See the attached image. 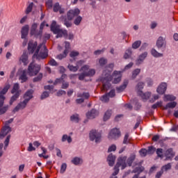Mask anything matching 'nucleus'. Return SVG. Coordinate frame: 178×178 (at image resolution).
Returning a JSON list of instances; mask_svg holds the SVG:
<instances>
[{"mask_svg":"<svg viewBox=\"0 0 178 178\" xmlns=\"http://www.w3.org/2000/svg\"><path fill=\"white\" fill-rule=\"evenodd\" d=\"M112 79H114L113 81L114 84L120 83L122 81V72L120 71H114L113 74L111 75L109 72L105 73V72H103L102 76L98 79V81L102 83V87L104 91H108L111 88Z\"/></svg>","mask_w":178,"mask_h":178,"instance_id":"obj_1","label":"nucleus"},{"mask_svg":"<svg viewBox=\"0 0 178 178\" xmlns=\"http://www.w3.org/2000/svg\"><path fill=\"white\" fill-rule=\"evenodd\" d=\"M9 88H10V85L6 84L0 91V115H4V113L8 112V109H9V105L3 106V104H5V99H6V97H5L4 95L6 94V92H8V91H9Z\"/></svg>","mask_w":178,"mask_h":178,"instance_id":"obj_2","label":"nucleus"},{"mask_svg":"<svg viewBox=\"0 0 178 178\" xmlns=\"http://www.w3.org/2000/svg\"><path fill=\"white\" fill-rule=\"evenodd\" d=\"M33 58V59H45L48 58V49L44 43L39 44Z\"/></svg>","mask_w":178,"mask_h":178,"instance_id":"obj_3","label":"nucleus"},{"mask_svg":"<svg viewBox=\"0 0 178 178\" xmlns=\"http://www.w3.org/2000/svg\"><path fill=\"white\" fill-rule=\"evenodd\" d=\"M50 29L54 34H57L56 38H60L63 35H67V31L61 29L60 26L56 24V21L52 22Z\"/></svg>","mask_w":178,"mask_h":178,"instance_id":"obj_4","label":"nucleus"},{"mask_svg":"<svg viewBox=\"0 0 178 178\" xmlns=\"http://www.w3.org/2000/svg\"><path fill=\"white\" fill-rule=\"evenodd\" d=\"M127 159V156H121L118 158V162L114 167V172L112 174V176H116L119 173V168L121 166V169L123 170L127 165L126 164V160Z\"/></svg>","mask_w":178,"mask_h":178,"instance_id":"obj_5","label":"nucleus"},{"mask_svg":"<svg viewBox=\"0 0 178 178\" xmlns=\"http://www.w3.org/2000/svg\"><path fill=\"white\" fill-rule=\"evenodd\" d=\"M40 70H41V66H40V65L31 63L28 67L29 76H37L40 72Z\"/></svg>","mask_w":178,"mask_h":178,"instance_id":"obj_6","label":"nucleus"},{"mask_svg":"<svg viewBox=\"0 0 178 178\" xmlns=\"http://www.w3.org/2000/svg\"><path fill=\"white\" fill-rule=\"evenodd\" d=\"M89 138L90 141H95V143H101V134L95 129L90 131L89 134Z\"/></svg>","mask_w":178,"mask_h":178,"instance_id":"obj_7","label":"nucleus"},{"mask_svg":"<svg viewBox=\"0 0 178 178\" xmlns=\"http://www.w3.org/2000/svg\"><path fill=\"white\" fill-rule=\"evenodd\" d=\"M79 15H80V10L79 8H74L73 10H70L67 13V17L68 20H73V19L77 17Z\"/></svg>","mask_w":178,"mask_h":178,"instance_id":"obj_8","label":"nucleus"},{"mask_svg":"<svg viewBox=\"0 0 178 178\" xmlns=\"http://www.w3.org/2000/svg\"><path fill=\"white\" fill-rule=\"evenodd\" d=\"M120 137V131L117 128L111 130L108 134V138L110 140H118Z\"/></svg>","mask_w":178,"mask_h":178,"instance_id":"obj_9","label":"nucleus"},{"mask_svg":"<svg viewBox=\"0 0 178 178\" xmlns=\"http://www.w3.org/2000/svg\"><path fill=\"white\" fill-rule=\"evenodd\" d=\"M156 46L158 49H162V48H166V39L160 36L156 40Z\"/></svg>","mask_w":178,"mask_h":178,"instance_id":"obj_10","label":"nucleus"},{"mask_svg":"<svg viewBox=\"0 0 178 178\" xmlns=\"http://www.w3.org/2000/svg\"><path fill=\"white\" fill-rule=\"evenodd\" d=\"M99 115V111L95 108H92L86 113V118L88 119H95Z\"/></svg>","mask_w":178,"mask_h":178,"instance_id":"obj_11","label":"nucleus"},{"mask_svg":"<svg viewBox=\"0 0 178 178\" xmlns=\"http://www.w3.org/2000/svg\"><path fill=\"white\" fill-rule=\"evenodd\" d=\"M37 27H38V24L37 23H33L31 27V35H34L35 37H40L41 38V36L40 35V31L37 30Z\"/></svg>","mask_w":178,"mask_h":178,"instance_id":"obj_12","label":"nucleus"},{"mask_svg":"<svg viewBox=\"0 0 178 178\" xmlns=\"http://www.w3.org/2000/svg\"><path fill=\"white\" fill-rule=\"evenodd\" d=\"M27 104H29L28 100L24 99L23 102H20L15 106V108L13 109V112H14V113H15L16 112H19V111H20V109H24V108H26V106H27Z\"/></svg>","mask_w":178,"mask_h":178,"instance_id":"obj_13","label":"nucleus"},{"mask_svg":"<svg viewBox=\"0 0 178 178\" xmlns=\"http://www.w3.org/2000/svg\"><path fill=\"white\" fill-rule=\"evenodd\" d=\"M10 131H12V128H10V127H3L1 131L0 132V138L2 140V138H5L6 136H8Z\"/></svg>","mask_w":178,"mask_h":178,"instance_id":"obj_14","label":"nucleus"},{"mask_svg":"<svg viewBox=\"0 0 178 178\" xmlns=\"http://www.w3.org/2000/svg\"><path fill=\"white\" fill-rule=\"evenodd\" d=\"M37 42H34L33 40H30L28 44V51L29 54H34L35 49H37Z\"/></svg>","mask_w":178,"mask_h":178,"instance_id":"obj_15","label":"nucleus"},{"mask_svg":"<svg viewBox=\"0 0 178 178\" xmlns=\"http://www.w3.org/2000/svg\"><path fill=\"white\" fill-rule=\"evenodd\" d=\"M168 88V84L166 83H161L159 86L156 89V92L158 94L163 95L165 92H166V89Z\"/></svg>","mask_w":178,"mask_h":178,"instance_id":"obj_16","label":"nucleus"},{"mask_svg":"<svg viewBox=\"0 0 178 178\" xmlns=\"http://www.w3.org/2000/svg\"><path fill=\"white\" fill-rule=\"evenodd\" d=\"M148 55V53L147 51H145L142 54H140L138 57V58L136 60V64L137 65H141L143 62H144V60L147 58Z\"/></svg>","mask_w":178,"mask_h":178,"instance_id":"obj_17","label":"nucleus"},{"mask_svg":"<svg viewBox=\"0 0 178 178\" xmlns=\"http://www.w3.org/2000/svg\"><path fill=\"white\" fill-rule=\"evenodd\" d=\"M129 84V79H125L123 81V84L120 86V87H117L116 90L118 92H123L124 90H126V88L127 87V85Z\"/></svg>","mask_w":178,"mask_h":178,"instance_id":"obj_18","label":"nucleus"},{"mask_svg":"<svg viewBox=\"0 0 178 178\" xmlns=\"http://www.w3.org/2000/svg\"><path fill=\"white\" fill-rule=\"evenodd\" d=\"M21 34V38L22 39H24L27 37V35H29V25H25L22 28Z\"/></svg>","mask_w":178,"mask_h":178,"instance_id":"obj_19","label":"nucleus"},{"mask_svg":"<svg viewBox=\"0 0 178 178\" xmlns=\"http://www.w3.org/2000/svg\"><path fill=\"white\" fill-rule=\"evenodd\" d=\"M19 60L24 63V66H26V65L29 64V56L27 55L26 52L23 53L21 58H19Z\"/></svg>","mask_w":178,"mask_h":178,"instance_id":"obj_20","label":"nucleus"},{"mask_svg":"<svg viewBox=\"0 0 178 178\" xmlns=\"http://www.w3.org/2000/svg\"><path fill=\"white\" fill-rule=\"evenodd\" d=\"M115 160H116V156H115V155H113L112 154H110L107 158V161L108 162L109 166H113V165H115Z\"/></svg>","mask_w":178,"mask_h":178,"instance_id":"obj_21","label":"nucleus"},{"mask_svg":"<svg viewBox=\"0 0 178 178\" xmlns=\"http://www.w3.org/2000/svg\"><path fill=\"white\" fill-rule=\"evenodd\" d=\"M34 92V90H29L26 92V93L24 95V99H27L28 102L33 98V94Z\"/></svg>","mask_w":178,"mask_h":178,"instance_id":"obj_22","label":"nucleus"},{"mask_svg":"<svg viewBox=\"0 0 178 178\" xmlns=\"http://www.w3.org/2000/svg\"><path fill=\"white\" fill-rule=\"evenodd\" d=\"M138 95L141 97L143 99H148L151 97V92H147L145 93L143 92V91H138Z\"/></svg>","mask_w":178,"mask_h":178,"instance_id":"obj_23","label":"nucleus"},{"mask_svg":"<svg viewBox=\"0 0 178 178\" xmlns=\"http://www.w3.org/2000/svg\"><path fill=\"white\" fill-rule=\"evenodd\" d=\"M165 156H166V159H172V158L175 156V152H173V149L170 148L167 149L165 152Z\"/></svg>","mask_w":178,"mask_h":178,"instance_id":"obj_24","label":"nucleus"},{"mask_svg":"<svg viewBox=\"0 0 178 178\" xmlns=\"http://www.w3.org/2000/svg\"><path fill=\"white\" fill-rule=\"evenodd\" d=\"M70 119L73 123H79V122H80V115L77 113H74L70 116Z\"/></svg>","mask_w":178,"mask_h":178,"instance_id":"obj_25","label":"nucleus"},{"mask_svg":"<svg viewBox=\"0 0 178 178\" xmlns=\"http://www.w3.org/2000/svg\"><path fill=\"white\" fill-rule=\"evenodd\" d=\"M19 89L20 86H19V83H15L13 89L11 90V94H16L17 92H19V94L20 95L22 90H20Z\"/></svg>","mask_w":178,"mask_h":178,"instance_id":"obj_26","label":"nucleus"},{"mask_svg":"<svg viewBox=\"0 0 178 178\" xmlns=\"http://www.w3.org/2000/svg\"><path fill=\"white\" fill-rule=\"evenodd\" d=\"M176 105H177V103L176 102H169L163 107V109H164L165 111L169 108L173 109V108H176Z\"/></svg>","mask_w":178,"mask_h":178,"instance_id":"obj_27","label":"nucleus"},{"mask_svg":"<svg viewBox=\"0 0 178 178\" xmlns=\"http://www.w3.org/2000/svg\"><path fill=\"white\" fill-rule=\"evenodd\" d=\"M131 55H133V49L131 48H129L125 51L124 59H129L131 58Z\"/></svg>","mask_w":178,"mask_h":178,"instance_id":"obj_28","label":"nucleus"},{"mask_svg":"<svg viewBox=\"0 0 178 178\" xmlns=\"http://www.w3.org/2000/svg\"><path fill=\"white\" fill-rule=\"evenodd\" d=\"M19 79L21 80V83H26V81H27L29 78L27 77V71L26 70H24L22 72V74H21Z\"/></svg>","mask_w":178,"mask_h":178,"instance_id":"obj_29","label":"nucleus"},{"mask_svg":"<svg viewBox=\"0 0 178 178\" xmlns=\"http://www.w3.org/2000/svg\"><path fill=\"white\" fill-rule=\"evenodd\" d=\"M151 54L154 58H162V56H163V54L158 52L155 49L151 50Z\"/></svg>","mask_w":178,"mask_h":178,"instance_id":"obj_30","label":"nucleus"},{"mask_svg":"<svg viewBox=\"0 0 178 178\" xmlns=\"http://www.w3.org/2000/svg\"><path fill=\"white\" fill-rule=\"evenodd\" d=\"M112 116V110H107L104 115V121L106 122V120H109L111 117Z\"/></svg>","mask_w":178,"mask_h":178,"instance_id":"obj_31","label":"nucleus"},{"mask_svg":"<svg viewBox=\"0 0 178 178\" xmlns=\"http://www.w3.org/2000/svg\"><path fill=\"white\" fill-rule=\"evenodd\" d=\"M19 97H20V95L19 94V92H17V93L14 94L13 96L11 97L10 100V105H13V102H15V101H17V99L19 98Z\"/></svg>","mask_w":178,"mask_h":178,"instance_id":"obj_32","label":"nucleus"},{"mask_svg":"<svg viewBox=\"0 0 178 178\" xmlns=\"http://www.w3.org/2000/svg\"><path fill=\"white\" fill-rule=\"evenodd\" d=\"M176 99V97L172 95H164V101L165 102H168V101H175Z\"/></svg>","mask_w":178,"mask_h":178,"instance_id":"obj_33","label":"nucleus"},{"mask_svg":"<svg viewBox=\"0 0 178 178\" xmlns=\"http://www.w3.org/2000/svg\"><path fill=\"white\" fill-rule=\"evenodd\" d=\"M136 159V154H131L128 159L127 160V163L129 165V166H131L133 164V162H134V160Z\"/></svg>","mask_w":178,"mask_h":178,"instance_id":"obj_34","label":"nucleus"},{"mask_svg":"<svg viewBox=\"0 0 178 178\" xmlns=\"http://www.w3.org/2000/svg\"><path fill=\"white\" fill-rule=\"evenodd\" d=\"M61 141L63 143H65V141H67V143H69V144H70V143H72V141H73V140L72 139L71 136H69L65 134L63 136Z\"/></svg>","mask_w":178,"mask_h":178,"instance_id":"obj_35","label":"nucleus"},{"mask_svg":"<svg viewBox=\"0 0 178 178\" xmlns=\"http://www.w3.org/2000/svg\"><path fill=\"white\" fill-rule=\"evenodd\" d=\"M77 97L78 98L88 99L90 98V94L88 92L78 93Z\"/></svg>","mask_w":178,"mask_h":178,"instance_id":"obj_36","label":"nucleus"},{"mask_svg":"<svg viewBox=\"0 0 178 178\" xmlns=\"http://www.w3.org/2000/svg\"><path fill=\"white\" fill-rule=\"evenodd\" d=\"M47 9L51 10L54 8V1L53 0H47L45 2Z\"/></svg>","mask_w":178,"mask_h":178,"instance_id":"obj_37","label":"nucleus"},{"mask_svg":"<svg viewBox=\"0 0 178 178\" xmlns=\"http://www.w3.org/2000/svg\"><path fill=\"white\" fill-rule=\"evenodd\" d=\"M140 72H141V69L137 68V69L134 70L132 72V76H131L132 79H136V77H137L140 74Z\"/></svg>","mask_w":178,"mask_h":178,"instance_id":"obj_38","label":"nucleus"},{"mask_svg":"<svg viewBox=\"0 0 178 178\" xmlns=\"http://www.w3.org/2000/svg\"><path fill=\"white\" fill-rule=\"evenodd\" d=\"M61 6L60 4H59V3H55L54 5L53 6V11L55 13H58V12H59V10L60 9Z\"/></svg>","mask_w":178,"mask_h":178,"instance_id":"obj_39","label":"nucleus"},{"mask_svg":"<svg viewBox=\"0 0 178 178\" xmlns=\"http://www.w3.org/2000/svg\"><path fill=\"white\" fill-rule=\"evenodd\" d=\"M141 45V40H137L132 44L133 49H138Z\"/></svg>","mask_w":178,"mask_h":178,"instance_id":"obj_40","label":"nucleus"},{"mask_svg":"<svg viewBox=\"0 0 178 178\" xmlns=\"http://www.w3.org/2000/svg\"><path fill=\"white\" fill-rule=\"evenodd\" d=\"M34 6V3L31 2L26 8L25 10V13L26 15H29V13H31V12L33 10V7Z\"/></svg>","mask_w":178,"mask_h":178,"instance_id":"obj_41","label":"nucleus"},{"mask_svg":"<svg viewBox=\"0 0 178 178\" xmlns=\"http://www.w3.org/2000/svg\"><path fill=\"white\" fill-rule=\"evenodd\" d=\"M67 50H64L63 54H60L57 56V59H59L60 60H62L64 58H66L67 56Z\"/></svg>","mask_w":178,"mask_h":178,"instance_id":"obj_42","label":"nucleus"},{"mask_svg":"<svg viewBox=\"0 0 178 178\" xmlns=\"http://www.w3.org/2000/svg\"><path fill=\"white\" fill-rule=\"evenodd\" d=\"M129 137V134L127 133L125 134L124 137V140H123L122 144H126V145L130 144L131 140H130V138Z\"/></svg>","mask_w":178,"mask_h":178,"instance_id":"obj_43","label":"nucleus"},{"mask_svg":"<svg viewBox=\"0 0 178 178\" xmlns=\"http://www.w3.org/2000/svg\"><path fill=\"white\" fill-rule=\"evenodd\" d=\"M156 153L159 158H161V159H162V158H163V149L158 148L156 151Z\"/></svg>","mask_w":178,"mask_h":178,"instance_id":"obj_44","label":"nucleus"},{"mask_svg":"<svg viewBox=\"0 0 178 178\" xmlns=\"http://www.w3.org/2000/svg\"><path fill=\"white\" fill-rule=\"evenodd\" d=\"M99 63L100 66H102V67L105 66V65H106V63H108V59H106L105 58H101L99 60Z\"/></svg>","mask_w":178,"mask_h":178,"instance_id":"obj_45","label":"nucleus"},{"mask_svg":"<svg viewBox=\"0 0 178 178\" xmlns=\"http://www.w3.org/2000/svg\"><path fill=\"white\" fill-rule=\"evenodd\" d=\"M83 20V17H81V16H76V19L74 21V24L76 26H79V24H80V23H81V21Z\"/></svg>","mask_w":178,"mask_h":178,"instance_id":"obj_46","label":"nucleus"},{"mask_svg":"<svg viewBox=\"0 0 178 178\" xmlns=\"http://www.w3.org/2000/svg\"><path fill=\"white\" fill-rule=\"evenodd\" d=\"M147 150V154L152 155L156 151V148H155L154 146H149Z\"/></svg>","mask_w":178,"mask_h":178,"instance_id":"obj_47","label":"nucleus"},{"mask_svg":"<svg viewBox=\"0 0 178 178\" xmlns=\"http://www.w3.org/2000/svg\"><path fill=\"white\" fill-rule=\"evenodd\" d=\"M81 162V159L79 157H75L72 160V163L74 165H80V163Z\"/></svg>","mask_w":178,"mask_h":178,"instance_id":"obj_48","label":"nucleus"},{"mask_svg":"<svg viewBox=\"0 0 178 178\" xmlns=\"http://www.w3.org/2000/svg\"><path fill=\"white\" fill-rule=\"evenodd\" d=\"M42 80V73H40L38 76L35 77L33 80V83H37Z\"/></svg>","mask_w":178,"mask_h":178,"instance_id":"obj_49","label":"nucleus"},{"mask_svg":"<svg viewBox=\"0 0 178 178\" xmlns=\"http://www.w3.org/2000/svg\"><path fill=\"white\" fill-rule=\"evenodd\" d=\"M9 141H10V135H8L4 141V149H6V148H8V145H9Z\"/></svg>","mask_w":178,"mask_h":178,"instance_id":"obj_50","label":"nucleus"},{"mask_svg":"<svg viewBox=\"0 0 178 178\" xmlns=\"http://www.w3.org/2000/svg\"><path fill=\"white\" fill-rule=\"evenodd\" d=\"M101 101H102V102H104L105 104L109 102V97L105 94L104 95H103L101 98H100Z\"/></svg>","mask_w":178,"mask_h":178,"instance_id":"obj_51","label":"nucleus"},{"mask_svg":"<svg viewBox=\"0 0 178 178\" xmlns=\"http://www.w3.org/2000/svg\"><path fill=\"white\" fill-rule=\"evenodd\" d=\"M86 73L88 77H92L95 74V70L91 69L88 72H86Z\"/></svg>","mask_w":178,"mask_h":178,"instance_id":"obj_52","label":"nucleus"},{"mask_svg":"<svg viewBox=\"0 0 178 178\" xmlns=\"http://www.w3.org/2000/svg\"><path fill=\"white\" fill-rule=\"evenodd\" d=\"M67 67H68L69 70H70V72H77V70H79L78 66L68 65Z\"/></svg>","mask_w":178,"mask_h":178,"instance_id":"obj_53","label":"nucleus"},{"mask_svg":"<svg viewBox=\"0 0 178 178\" xmlns=\"http://www.w3.org/2000/svg\"><path fill=\"white\" fill-rule=\"evenodd\" d=\"M67 168V164H66V163H63L61 165L60 173L63 174L65 172H66Z\"/></svg>","mask_w":178,"mask_h":178,"instance_id":"obj_54","label":"nucleus"},{"mask_svg":"<svg viewBox=\"0 0 178 178\" xmlns=\"http://www.w3.org/2000/svg\"><path fill=\"white\" fill-rule=\"evenodd\" d=\"M106 94L108 95V98H113L116 95L115 89L111 90L109 92Z\"/></svg>","mask_w":178,"mask_h":178,"instance_id":"obj_55","label":"nucleus"},{"mask_svg":"<svg viewBox=\"0 0 178 178\" xmlns=\"http://www.w3.org/2000/svg\"><path fill=\"white\" fill-rule=\"evenodd\" d=\"M44 27H45V22H43L40 24V30H39V34L40 35V37L42 36V31L44 30Z\"/></svg>","mask_w":178,"mask_h":178,"instance_id":"obj_56","label":"nucleus"},{"mask_svg":"<svg viewBox=\"0 0 178 178\" xmlns=\"http://www.w3.org/2000/svg\"><path fill=\"white\" fill-rule=\"evenodd\" d=\"M170 169H172V165H170V163H168L167 165H163L162 168H161V170H165V172L168 171V170H170Z\"/></svg>","mask_w":178,"mask_h":178,"instance_id":"obj_57","label":"nucleus"},{"mask_svg":"<svg viewBox=\"0 0 178 178\" xmlns=\"http://www.w3.org/2000/svg\"><path fill=\"white\" fill-rule=\"evenodd\" d=\"M139 154L140 156H147V154H148V152L146 149H141L139 151Z\"/></svg>","mask_w":178,"mask_h":178,"instance_id":"obj_58","label":"nucleus"},{"mask_svg":"<svg viewBox=\"0 0 178 178\" xmlns=\"http://www.w3.org/2000/svg\"><path fill=\"white\" fill-rule=\"evenodd\" d=\"M136 88H137L138 91H141V90H143V88H144V83L139 82L136 86Z\"/></svg>","mask_w":178,"mask_h":178,"instance_id":"obj_59","label":"nucleus"},{"mask_svg":"<svg viewBox=\"0 0 178 178\" xmlns=\"http://www.w3.org/2000/svg\"><path fill=\"white\" fill-rule=\"evenodd\" d=\"M61 88H63V90H67V88H69V82L63 81Z\"/></svg>","mask_w":178,"mask_h":178,"instance_id":"obj_60","label":"nucleus"},{"mask_svg":"<svg viewBox=\"0 0 178 178\" xmlns=\"http://www.w3.org/2000/svg\"><path fill=\"white\" fill-rule=\"evenodd\" d=\"M48 97H49V92L47 91H44L41 95V99H45V98H48Z\"/></svg>","mask_w":178,"mask_h":178,"instance_id":"obj_61","label":"nucleus"},{"mask_svg":"<svg viewBox=\"0 0 178 178\" xmlns=\"http://www.w3.org/2000/svg\"><path fill=\"white\" fill-rule=\"evenodd\" d=\"M49 64L51 65V66H58V63L56 62V60H55V59L51 58L49 61Z\"/></svg>","mask_w":178,"mask_h":178,"instance_id":"obj_62","label":"nucleus"},{"mask_svg":"<svg viewBox=\"0 0 178 178\" xmlns=\"http://www.w3.org/2000/svg\"><path fill=\"white\" fill-rule=\"evenodd\" d=\"M64 24L66 26V27H72V22L67 20V19H64Z\"/></svg>","mask_w":178,"mask_h":178,"instance_id":"obj_63","label":"nucleus"},{"mask_svg":"<svg viewBox=\"0 0 178 178\" xmlns=\"http://www.w3.org/2000/svg\"><path fill=\"white\" fill-rule=\"evenodd\" d=\"M116 149V146L115 145H112L108 147V152H112Z\"/></svg>","mask_w":178,"mask_h":178,"instance_id":"obj_64","label":"nucleus"}]
</instances>
